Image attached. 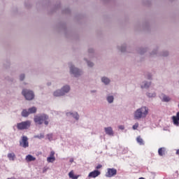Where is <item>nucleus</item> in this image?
<instances>
[{"label": "nucleus", "mask_w": 179, "mask_h": 179, "mask_svg": "<svg viewBox=\"0 0 179 179\" xmlns=\"http://www.w3.org/2000/svg\"><path fill=\"white\" fill-rule=\"evenodd\" d=\"M136 141L137 142L140 144V145H143L144 142H143V139L141 137V136H138L136 138Z\"/></svg>", "instance_id": "aec40b11"}, {"label": "nucleus", "mask_w": 179, "mask_h": 179, "mask_svg": "<svg viewBox=\"0 0 179 179\" xmlns=\"http://www.w3.org/2000/svg\"><path fill=\"white\" fill-rule=\"evenodd\" d=\"M73 117L76 119V120H78L79 119V115L76 113L75 114L73 115Z\"/></svg>", "instance_id": "393cba45"}, {"label": "nucleus", "mask_w": 179, "mask_h": 179, "mask_svg": "<svg viewBox=\"0 0 179 179\" xmlns=\"http://www.w3.org/2000/svg\"><path fill=\"white\" fill-rule=\"evenodd\" d=\"M121 52H124V50H121Z\"/></svg>", "instance_id": "e433bc0d"}, {"label": "nucleus", "mask_w": 179, "mask_h": 179, "mask_svg": "<svg viewBox=\"0 0 179 179\" xmlns=\"http://www.w3.org/2000/svg\"><path fill=\"white\" fill-rule=\"evenodd\" d=\"M148 115V108L147 107H141L134 112V119L140 120L144 118Z\"/></svg>", "instance_id": "f03ea898"}, {"label": "nucleus", "mask_w": 179, "mask_h": 179, "mask_svg": "<svg viewBox=\"0 0 179 179\" xmlns=\"http://www.w3.org/2000/svg\"><path fill=\"white\" fill-rule=\"evenodd\" d=\"M31 126V121L27 120L17 124V129L18 130L27 129Z\"/></svg>", "instance_id": "20e7f679"}, {"label": "nucleus", "mask_w": 179, "mask_h": 179, "mask_svg": "<svg viewBox=\"0 0 179 179\" xmlns=\"http://www.w3.org/2000/svg\"><path fill=\"white\" fill-rule=\"evenodd\" d=\"M25 159H26L27 162H32V161H35L36 160V157H34L31 155H28L27 156H26Z\"/></svg>", "instance_id": "2eb2a0df"}, {"label": "nucleus", "mask_w": 179, "mask_h": 179, "mask_svg": "<svg viewBox=\"0 0 179 179\" xmlns=\"http://www.w3.org/2000/svg\"><path fill=\"white\" fill-rule=\"evenodd\" d=\"M107 101L108 103H113L114 101V97L113 96H109L107 97Z\"/></svg>", "instance_id": "4be33fe9"}, {"label": "nucleus", "mask_w": 179, "mask_h": 179, "mask_svg": "<svg viewBox=\"0 0 179 179\" xmlns=\"http://www.w3.org/2000/svg\"><path fill=\"white\" fill-rule=\"evenodd\" d=\"M162 101L164 102H169L171 101V98L169 96H167L166 95H163Z\"/></svg>", "instance_id": "6ab92c4d"}, {"label": "nucleus", "mask_w": 179, "mask_h": 179, "mask_svg": "<svg viewBox=\"0 0 179 179\" xmlns=\"http://www.w3.org/2000/svg\"><path fill=\"white\" fill-rule=\"evenodd\" d=\"M138 126H139V124L138 123H136L135 124L133 125L132 128H133V129L135 130V129H138Z\"/></svg>", "instance_id": "b1692460"}, {"label": "nucleus", "mask_w": 179, "mask_h": 179, "mask_svg": "<svg viewBox=\"0 0 179 179\" xmlns=\"http://www.w3.org/2000/svg\"><path fill=\"white\" fill-rule=\"evenodd\" d=\"M148 96H149V97H155L156 94L155 93H153V94L148 93Z\"/></svg>", "instance_id": "a878e982"}, {"label": "nucleus", "mask_w": 179, "mask_h": 179, "mask_svg": "<svg viewBox=\"0 0 179 179\" xmlns=\"http://www.w3.org/2000/svg\"><path fill=\"white\" fill-rule=\"evenodd\" d=\"M120 129H124V127L122 126V125H120L118 127Z\"/></svg>", "instance_id": "2f4dec72"}, {"label": "nucleus", "mask_w": 179, "mask_h": 179, "mask_svg": "<svg viewBox=\"0 0 179 179\" xmlns=\"http://www.w3.org/2000/svg\"><path fill=\"white\" fill-rule=\"evenodd\" d=\"M48 120L49 117L45 114H40L38 115H35L34 117V122H35V124L38 125H41L43 123H44L45 125H48Z\"/></svg>", "instance_id": "f257e3e1"}, {"label": "nucleus", "mask_w": 179, "mask_h": 179, "mask_svg": "<svg viewBox=\"0 0 179 179\" xmlns=\"http://www.w3.org/2000/svg\"><path fill=\"white\" fill-rule=\"evenodd\" d=\"M70 72L71 73L73 74L75 77L79 76L80 75H81V73H82L81 71L75 68L73 66L70 67Z\"/></svg>", "instance_id": "6e6552de"}, {"label": "nucleus", "mask_w": 179, "mask_h": 179, "mask_svg": "<svg viewBox=\"0 0 179 179\" xmlns=\"http://www.w3.org/2000/svg\"><path fill=\"white\" fill-rule=\"evenodd\" d=\"M168 54L165 55L164 56H167Z\"/></svg>", "instance_id": "4c0bfd02"}, {"label": "nucleus", "mask_w": 179, "mask_h": 179, "mask_svg": "<svg viewBox=\"0 0 179 179\" xmlns=\"http://www.w3.org/2000/svg\"><path fill=\"white\" fill-rule=\"evenodd\" d=\"M138 179H145V178H144L143 177H141V178H138Z\"/></svg>", "instance_id": "c9c22d12"}, {"label": "nucleus", "mask_w": 179, "mask_h": 179, "mask_svg": "<svg viewBox=\"0 0 179 179\" xmlns=\"http://www.w3.org/2000/svg\"><path fill=\"white\" fill-rule=\"evenodd\" d=\"M36 137L39 138H44V135H41L40 136H37Z\"/></svg>", "instance_id": "473e14b6"}, {"label": "nucleus", "mask_w": 179, "mask_h": 179, "mask_svg": "<svg viewBox=\"0 0 179 179\" xmlns=\"http://www.w3.org/2000/svg\"><path fill=\"white\" fill-rule=\"evenodd\" d=\"M73 158H71V159H70V160H69V162H71V163H72V162H73Z\"/></svg>", "instance_id": "72a5a7b5"}, {"label": "nucleus", "mask_w": 179, "mask_h": 179, "mask_svg": "<svg viewBox=\"0 0 179 179\" xmlns=\"http://www.w3.org/2000/svg\"><path fill=\"white\" fill-rule=\"evenodd\" d=\"M55 152L54 151H51L50 153V157H55Z\"/></svg>", "instance_id": "cd10ccee"}, {"label": "nucleus", "mask_w": 179, "mask_h": 179, "mask_svg": "<svg viewBox=\"0 0 179 179\" xmlns=\"http://www.w3.org/2000/svg\"><path fill=\"white\" fill-rule=\"evenodd\" d=\"M7 157H8V159H10V161H14L16 158V155L13 152L8 153V155H7Z\"/></svg>", "instance_id": "f8f14e48"}, {"label": "nucleus", "mask_w": 179, "mask_h": 179, "mask_svg": "<svg viewBox=\"0 0 179 179\" xmlns=\"http://www.w3.org/2000/svg\"><path fill=\"white\" fill-rule=\"evenodd\" d=\"M20 145L27 148L29 147L28 138L25 136H22L21 141H20Z\"/></svg>", "instance_id": "423d86ee"}, {"label": "nucleus", "mask_w": 179, "mask_h": 179, "mask_svg": "<svg viewBox=\"0 0 179 179\" xmlns=\"http://www.w3.org/2000/svg\"><path fill=\"white\" fill-rule=\"evenodd\" d=\"M47 137L48 138L49 141H52V134H48Z\"/></svg>", "instance_id": "bb28decb"}, {"label": "nucleus", "mask_w": 179, "mask_h": 179, "mask_svg": "<svg viewBox=\"0 0 179 179\" xmlns=\"http://www.w3.org/2000/svg\"><path fill=\"white\" fill-rule=\"evenodd\" d=\"M172 120L173 122V124L178 127L179 126V112L176 113V116L172 117Z\"/></svg>", "instance_id": "9d476101"}, {"label": "nucleus", "mask_w": 179, "mask_h": 179, "mask_svg": "<svg viewBox=\"0 0 179 179\" xmlns=\"http://www.w3.org/2000/svg\"><path fill=\"white\" fill-rule=\"evenodd\" d=\"M117 171L115 169H107V172L106 173V176L108 178H111L115 175H117Z\"/></svg>", "instance_id": "0eeeda50"}, {"label": "nucleus", "mask_w": 179, "mask_h": 179, "mask_svg": "<svg viewBox=\"0 0 179 179\" xmlns=\"http://www.w3.org/2000/svg\"><path fill=\"white\" fill-rule=\"evenodd\" d=\"M24 78H25V76H24V74H22V75H21V76H20V80H23L24 79Z\"/></svg>", "instance_id": "c756f323"}, {"label": "nucleus", "mask_w": 179, "mask_h": 179, "mask_svg": "<svg viewBox=\"0 0 179 179\" xmlns=\"http://www.w3.org/2000/svg\"><path fill=\"white\" fill-rule=\"evenodd\" d=\"M176 155H179V150H176Z\"/></svg>", "instance_id": "f704fd0d"}, {"label": "nucleus", "mask_w": 179, "mask_h": 179, "mask_svg": "<svg viewBox=\"0 0 179 179\" xmlns=\"http://www.w3.org/2000/svg\"><path fill=\"white\" fill-rule=\"evenodd\" d=\"M69 176L72 179H78L79 178V176L74 175L73 171H71L69 173Z\"/></svg>", "instance_id": "4468645a"}, {"label": "nucleus", "mask_w": 179, "mask_h": 179, "mask_svg": "<svg viewBox=\"0 0 179 179\" xmlns=\"http://www.w3.org/2000/svg\"><path fill=\"white\" fill-rule=\"evenodd\" d=\"M70 91V87L68 85L64 86L61 90H57L53 93L54 96H61L68 93Z\"/></svg>", "instance_id": "7ed1b4c3"}, {"label": "nucleus", "mask_w": 179, "mask_h": 179, "mask_svg": "<svg viewBox=\"0 0 179 179\" xmlns=\"http://www.w3.org/2000/svg\"><path fill=\"white\" fill-rule=\"evenodd\" d=\"M22 94L27 100H32L34 98V92L31 91L23 90Z\"/></svg>", "instance_id": "39448f33"}, {"label": "nucleus", "mask_w": 179, "mask_h": 179, "mask_svg": "<svg viewBox=\"0 0 179 179\" xmlns=\"http://www.w3.org/2000/svg\"><path fill=\"white\" fill-rule=\"evenodd\" d=\"M101 81H102L104 84H106V85L109 84L110 82V80L108 78H105V77H103V78H101Z\"/></svg>", "instance_id": "a211bd4d"}, {"label": "nucleus", "mask_w": 179, "mask_h": 179, "mask_svg": "<svg viewBox=\"0 0 179 179\" xmlns=\"http://www.w3.org/2000/svg\"><path fill=\"white\" fill-rule=\"evenodd\" d=\"M29 114V111H27V110H22L21 113V115L24 117H28Z\"/></svg>", "instance_id": "dca6fc26"}, {"label": "nucleus", "mask_w": 179, "mask_h": 179, "mask_svg": "<svg viewBox=\"0 0 179 179\" xmlns=\"http://www.w3.org/2000/svg\"><path fill=\"white\" fill-rule=\"evenodd\" d=\"M178 108H179V104H178Z\"/></svg>", "instance_id": "58836bf2"}, {"label": "nucleus", "mask_w": 179, "mask_h": 179, "mask_svg": "<svg viewBox=\"0 0 179 179\" xmlns=\"http://www.w3.org/2000/svg\"><path fill=\"white\" fill-rule=\"evenodd\" d=\"M29 114L36 113L37 108L36 107H32L28 109Z\"/></svg>", "instance_id": "f3484780"}, {"label": "nucleus", "mask_w": 179, "mask_h": 179, "mask_svg": "<svg viewBox=\"0 0 179 179\" xmlns=\"http://www.w3.org/2000/svg\"><path fill=\"white\" fill-rule=\"evenodd\" d=\"M7 179H11V178H7Z\"/></svg>", "instance_id": "ea45409f"}, {"label": "nucleus", "mask_w": 179, "mask_h": 179, "mask_svg": "<svg viewBox=\"0 0 179 179\" xmlns=\"http://www.w3.org/2000/svg\"><path fill=\"white\" fill-rule=\"evenodd\" d=\"M88 66L92 67L94 66V64L92 62H87Z\"/></svg>", "instance_id": "c85d7f7f"}, {"label": "nucleus", "mask_w": 179, "mask_h": 179, "mask_svg": "<svg viewBox=\"0 0 179 179\" xmlns=\"http://www.w3.org/2000/svg\"><path fill=\"white\" fill-rule=\"evenodd\" d=\"M102 165L101 164H98L96 166V169H100L102 168Z\"/></svg>", "instance_id": "7c9ffc66"}, {"label": "nucleus", "mask_w": 179, "mask_h": 179, "mask_svg": "<svg viewBox=\"0 0 179 179\" xmlns=\"http://www.w3.org/2000/svg\"><path fill=\"white\" fill-rule=\"evenodd\" d=\"M99 175H101V171H99L98 170H94V171H92L89 173L88 177L94 178L99 176Z\"/></svg>", "instance_id": "1a4fd4ad"}, {"label": "nucleus", "mask_w": 179, "mask_h": 179, "mask_svg": "<svg viewBox=\"0 0 179 179\" xmlns=\"http://www.w3.org/2000/svg\"><path fill=\"white\" fill-rule=\"evenodd\" d=\"M166 148H160L158 150V154L159 156H164L165 155Z\"/></svg>", "instance_id": "ddd939ff"}, {"label": "nucleus", "mask_w": 179, "mask_h": 179, "mask_svg": "<svg viewBox=\"0 0 179 179\" xmlns=\"http://www.w3.org/2000/svg\"><path fill=\"white\" fill-rule=\"evenodd\" d=\"M105 132L106 134L109 135V136H113L114 135V132L113 130L112 129V127H106L104 128Z\"/></svg>", "instance_id": "9b49d317"}, {"label": "nucleus", "mask_w": 179, "mask_h": 179, "mask_svg": "<svg viewBox=\"0 0 179 179\" xmlns=\"http://www.w3.org/2000/svg\"><path fill=\"white\" fill-rule=\"evenodd\" d=\"M55 159H56L55 157H47V162L48 163H53L55 161Z\"/></svg>", "instance_id": "412c9836"}, {"label": "nucleus", "mask_w": 179, "mask_h": 179, "mask_svg": "<svg viewBox=\"0 0 179 179\" xmlns=\"http://www.w3.org/2000/svg\"><path fill=\"white\" fill-rule=\"evenodd\" d=\"M151 85V83H145L144 85L141 86V88H148Z\"/></svg>", "instance_id": "5701e85b"}]
</instances>
